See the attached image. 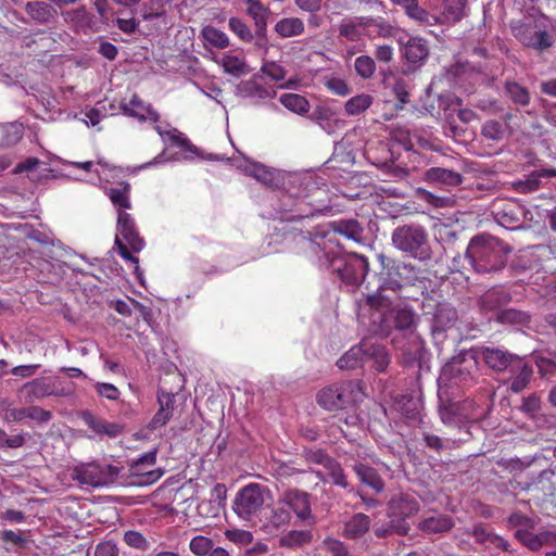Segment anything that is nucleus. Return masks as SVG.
Listing matches in <instances>:
<instances>
[{
  "label": "nucleus",
  "mask_w": 556,
  "mask_h": 556,
  "mask_svg": "<svg viewBox=\"0 0 556 556\" xmlns=\"http://www.w3.org/2000/svg\"><path fill=\"white\" fill-rule=\"evenodd\" d=\"M213 547V541L204 535L194 536L189 544L190 551L198 556H206Z\"/></svg>",
  "instance_id": "obj_55"
},
{
  "label": "nucleus",
  "mask_w": 556,
  "mask_h": 556,
  "mask_svg": "<svg viewBox=\"0 0 556 556\" xmlns=\"http://www.w3.org/2000/svg\"><path fill=\"white\" fill-rule=\"evenodd\" d=\"M556 177L555 168H540L531 172L525 176L523 180L518 182V190L520 192H533L538 190L543 179H549Z\"/></svg>",
  "instance_id": "obj_33"
},
{
  "label": "nucleus",
  "mask_w": 556,
  "mask_h": 556,
  "mask_svg": "<svg viewBox=\"0 0 556 556\" xmlns=\"http://www.w3.org/2000/svg\"><path fill=\"white\" fill-rule=\"evenodd\" d=\"M518 369L509 387L510 391L514 393L522 392L528 387L533 376V368L529 364H522Z\"/></svg>",
  "instance_id": "obj_46"
},
{
  "label": "nucleus",
  "mask_w": 556,
  "mask_h": 556,
  "mask_svg": "<svg viewBox=\"0 0 556 556\" xmlns=\"http://www.w3.org/2000/svg\"><path fill=\"white\" fill-rule=\"evenodd\" d=\"M326 470L334 485H338L343 489H346L349 486L348 477L342 466L336 459H333L331 464L327 466Z\"/></svg>",
  "instance_id": "obj_51"
},
{
  "label": "nucleus",
  "mask_w": 556,
  "mask_h": 556,
  "mask_svg": "<svg viewBox=\"0 0 556 556\" xmlns=\"http://www.w3.org/2000/svg\"><path fill=\"white\" fill-rule=\"evenodd\" d=\"M121 109L125 115L135 117L141 122L150 119L157 122L160 114L150 104H146L138 94L134 93L128 103L122 102Z\"/></svg>",
  "instance_id": "obj_22"
},
{
  "label": "nucleus",
  "mask_w": 556,
  "mask_h": 556,
  "mask_svg": "<svg viewBox=\"0 0 556 556\" xmlns=\"http://www.w3.org/2000/svg\"><path fill=\"white\" fill-rule=\"evenodd\" d=\"M106 194L118 212L131 207L130 185L128 182H121L119 187L110 188Z\"/></svg>",
  "instance_id": "obj_39"
},
{
  "label": "nucleus",
  "mask_w": 556,
  "mask_h": 556,
  "mask_svg": "<svg viewBox=\"0 0 556 556\" xmlns=\"http://www.w3.org/2000/svg\"><path fill=\"white\" fill-rule=\"evenodd\" d=\"M280 103L291 112L305 114L309 111V102L298 93H285L279 99Z\"/></svg>",
  "instance_id": "obj_44"
},
{
  "label": "nucleus",
  "mask_w": 556,
  "mask_h": 556,
  "mask_svg": "<svg viewBox=\"0 0 556 556\" xmlns=\"http://www.w3.org/2000/svg\"><path fill=\"white\" fill-rule=\"evenodd\" d=\"M156 453L157 450L150 451L146 453L144 455L140 456L138 459L134 460L130 465L129 472L132 478H135L134 481H131V484L136 485H150L154 482H156L162 476L163 470L162 469H153L148 471H140L141 466H153L156 463Z\"/></svg>",
  "instance_id": "obj_15"
},
{
  "label": "nucleus",
  "mask_w": 556,
  "mask_h": 556,
  "mask_svg": "<svg viewBox=\"0 0 556 556\" xmlns=\"http://www.w3.org/2000/svg\"><path fill=\"white\" fill-rule=\"evenodd\" d=\"M332 241L321 244L311 241L309 250L317 255L321 266L336 273L339 278L351 286L361 285L369 270L368 260L358 253L342 254L331 247Z\"/></svg>",
  "instance_id": "obj_1"
},
{
  "label": "nucleus",
  "mask_w": 556,
  "mask_h": 556,
  "mask_svg": "<svg viewBox=\"0 0 556 556\" xmlns=\"http://www.w3.org/2000/svg\"><path fill=\"white\" fill-rule=\"evenodd\" d=\"M495 320L502 325L528 326L531 323V315L526 311L506 308L496 312Z\"/></svg>",
  "instance_id": "obj_35"
},
{
  "label": "nucleus",
  "mask_w": 556,
  "mask_h": 556,
  "mask_svg": "<svg viewBox=\"0 0 556 556\" xmlns=\"http://www.w3.org/2000/svg\"><path fill=\"white\" fill-rule=\"evenodd\" d=\"M419 502L408 493H396L387 503V520L376 521L372 531L378 539L392 535H407L410 531L408 519L419 511Z\"/></svg>",
  "instance_id": "obj_3"
},
{
  "label": "nucleus",
  "mask_w": 556,
  "mask_h": 556,
  "mask_svg": "<svg viewBox=\"0 0 556 556\" xmlns=\"http://www.w3.org/2000/svg\"><path fill=\"white\" fill-rule=\"evenodd\" d=\"M59 379L51 377L36 378L29 382H26L21 392L25 394V400L28 403L34 400L43 399L50 395L66 396L71 394V391L60 388Z\"/></svg>",
  "instance_id": "obj_12"
},
{
  "label": "nucleus",
  "mask_w": 556,
  "mask_h": 556,
  "mask_svg": "<svg viewBox=\"0 0 556 556\" xmlns=\"http://www.w3.org/2000/svg\"><path fill=\"white\" fill-rule=\"evenodd\" d=\"M359 392L354 381H344L324 388L317 394V403L327 410L344 409L353 404Z\"/></svg>",
  "instance_id": "obj_8"
},
{
  "label": "nucleus",
  "mask_w": 556,
  "mask_h": 556,
  "mask_svg": "<svg viewBox=\"0 0 556 556\" xmlns=\"http://www.w3.org/2000/svg\"><path fill=\"white\" fill-rule=\"evenodd\" d=\"M26 443L25 434L9 435L4 430L0 429V448H17Z\"/></svg>",
  "instance_id": "obj_62"
},
{
  "label": "nucleus",
  "mask_w": 556,
  "mask_h": 556,
  "mask_svg": "<svg viewBox=\"0 0 556 556\" xmlns=\"http://www.w3.org/2000/svg\"><path fill=\"white\" fill-rule=\"evenodd\" d=\"M248 14L254 20L257 45H265L269 10L257 0H248Z\"/></svg>",
  "instance_id": "obj_26"
},
{
  "label": "nucleus",
  "mask_w": 556,
  "mask_h": 556,
  "mask_svg": "<svg viewBox=\"0 0 556 556\" xmlns=\"http://www.w3.org/2000/svg\"><path fill=\"white\" fill-rule=\"evenodd\" d=\"M304 29V22L299 17H285L275 25V31L282 38L300 36Z\"/></svg>",
  "instance_id": "obj_38"
},
{
  "label": "nucleus",
  "mask_w": 556,
  "mask_h": 556,
  "mask_svg": "<svg viewBox=\"0 0 556 556\" xmlns=\"http://www.w3.org/2000/svg\"><path fill=\"white\" fill-rule=\"evenodd\" d=\"M522 43L538 51H545L554 43L553 36L546 30H535L525 34L521 38Z\"/></svg>",
  "instance_id": "obj_37"
},
{
  "label": "nucleus",
  "mask_w": 556,
  "mask_h": 556,
  "mask_svg": "<svg viewBox=\"0 0 556 556\" xmlns=\"http://www.w3.org/2000/svg\"><path fill=\"white\" fill-rule=\"evenodd\" d=\"M230 30L236 34L242 41L250 42L253 34L249 26L238 17H231L228 22Z\"/></svg>",
  "instance_id": "obj_59"
},
{
  "label": "nucleus",
  "mask_w": 556,
  "mask_h": 556,
  "mask_svg": "<svg viewBox=\"0 0 556 556\" xmlns=\"http://www.w3.org/2000/svg\"><path fill=\"white\" fill-rule=\"evenodd\" d=\"M419 315L408 305H395L374 323V332L380 338H388L395 329L406 334H414L419 325Z\"/></svg>",
  "instance_id": "obj_7"
},
{
  "label": "nucleus",
  "mask_w": 556,
  "mask_h": 556,
  "mask_svg": "<svg viewBox=\"0 0 556 556\" xmlns=\"http://www.w3.org/2000/svg\"><path fill=\"white\" fill-rule=\"evenodd\" d=\"M356 74L363 79L371 78L376 72V62L369 55H361L354 62Z\"/></svg>",
  "instance_id": "obj_48"
},
{
  "label": "nucleus",
  "mask_w": 556,
  "mask_h": 556,
  "mask_svg": "<svg viewBox=\"0 0 556 556\" xmlns=\"http://www.w3.org/2000/svg\"><path fill=\"white\" fill-rule=\"evenodd\" d=\"M309 119L329 135L334 134L343 126V121L338 118L334 111L326 105H317L311 113Z\"/></svg>",
  "instance_id": "obj_24"
},
{
  "label": "nucleus",
  "mask_w": 556,
  "mask_h": 556,
  "mask_svg": "<svg viewBox=\"0 0 556 556\" xmlns=\"http://www.w3.org/2000/svg\"><path fill=\"white\" fill-rule=\"evenodd\" d=\"M313 539V534L308 530H292L280 538V546L288 548L301 547L308 544Z\"/></svg>",
  "instance_id": "obj_43"
},
{
  "label": "nucleus",
  "mask_w": 556,
  "mask_h": 556,
  "mask_svg": "<svg viewBox=\"0 0 556 556\" xmlns=\"http://www.w3.org/2000/svg\"><path fill=\"white\" fill-rule=\"evenodd\" d=\"M372 101L374 98L367 93H361L352 97L344 105L345 113L350 116L359 115L372 104Z\"/></svg>",
  "instance_id": "obj_45"
},
{
  "label": "nucleus",
  "mask_w": 556,
  "mask_h": 556,
  "mask_svg": "<svg viewBox=\"0 0 556 556\" xmlns=\"http://www.w3.org/2000/svg\"><path fill=\"white\" fill-rule=\"evenodd\" d=\"M371 519L364 513L354 514L343 525L342 535L349 540L363 538L370 529Z\"/></svg>",
  "instance_id": "obj_29"
},
{
  "label": "nucleus",
  "mask_w": 556,
  "mask_h": 556,
  "mask_svg": "<svg viewBox=\"0 0 556 556\" xmlns=\"http://www.w3.org/2000/svg\"><path fill=\"white\" fill-rule=\"evenodd\" d=\"M116 236L127 243L134 253H139L146 245L143 238L139 235L135 219L125 211H119L117 215Z\"/></svg>",
  "instance_id": "obj_16"
},
{
  "label": "nucleus",
  "mask_w": 556,
  "mask_h": 556,
  "mask_svg": "<svg viewBox=\"0 0 556 556\" xmlns=\"http://www.w3.org/2000/svg\"><path fill=\"white\" fill-rule=\"evenodd\" d=\"M425 179L429 182L446 187H456L463 182L462 174L443 167H431L427 169Z\"/></svg>",
  "instance_id": "obj_32"
},
{
  "label": "nucleus",
  "mask_w": 556,
  "mask_h": 556,
  "mask_svg": "<svg viewBox=\"0 0 556 556\" xmlns=\"http://www.w3.org/2000/svg\"><path fill=\"white\" fill-rule=\"evenodd\" d=\"M380 265L379 271L375 273L378 285L376 290H370L368 282L366 285V302L374 308H381L388 305L389 300L384 296L386 290L399 291L400 290V261L380 253L377 255Z\"/></svg>",
  "instance_id": "obj_6"
},
{
  "label": "nucleus",
  "mask_w": 556,
  "mask_h": 556,
  "mask_svg": "<svg viewBox=\"0 0 556 556\" xmlns=\"http://www.w3.org/2000/svg\"><path fill=\"white\" fill-rule=\"evenodd\" d=\"M115 245L117 248V251H118V254L126 261H129L131 262L132 264H135V274L137 276V278L141 281L142 279V271L138 265L139 263V260L138 257L134 256L131 253H130V248L127 243L123 242L122 239H119L118 236L115 237Z\"/></svg>",
  "instance_id": "obj_56"
},
{
  "label": "nucleus",
  "mask_w": 556,
  "mask_h": 556,
  "mask_svg": "<svg viewBox=\"0 0 556 556\" xmlns=\"http://www.w3.org/2000/svg\"><path fill=\"white\" fill-rule=\"evenodd\" d=\"M368 359H372L377 371H384L391 362V356L387 349L381 344H374L368 341Z\"/></svg>",
  "instance_id": "obj_42"
},
{
  "label": "nucleus",
  "mask_w": 556,
  "mask_h": 556,
  "mask_svg": "<svg viewBox=\"0 0 556 556\" xmlns=\"http://www.w3.org/2000/svg\"><path fill=\"white\" fill-rule=\"evenodd\" d=\"M511 248L491 235L475 236L466 250L465 258L478 274H493L502 270Z\"/></svg>",
  "instance_id": "obj_2"
},
{
  "label": "nucleus",
  "mask_w": 556,
  "mask_h": 556,
  "mask_svg": "<svg viewBox=\"0 0 556 556\" xmlns=\"http://www.w3.org/2000/svg\"><path fill=\"white\" fill-rule=\"evenodd\" d=\"M429 55L427 41L422 38H412L405 46V58L409 63H420Z\"/></svg>",
  "instance_id": "obj_36"
},
{
  "label": "nucleus",
  "mask_w": 556,
  "mask_h": 556,
  "mask_svg": "<svg viewBox=\"0 0 556 556\" xmlns=\"http://www.w3.org/2000/svg\"><path fill=\"white\" fill-rule=\"evenodd\" d=\"M101 466L94 464L80 465L73 470V480L80 484L90 486H102L108 484L109 478L103 473Z\"/></svg>",
  "instance_id": "obj_20"
},
{
  "label": "nucleus",
  "mask_w": 556,
  "mask_h": 556,
  "mask_svg": "<svg viewBox=\"0 0 556 556\" xmlns=\"http://www.w3.org/2000/svg\"><path fill=\"white\" fill-rule=\"evenodd\" d=\"M237 91L241 97L256 100H264L276 96V91L271 87L262 84L261 74H255L248 80H242L237 86Z\"/></svg>",
  "instance_id": "obj_19"
},
{
  "label": "nucleus",
  "mask_w": 556,
  "mask_h": 556,
  "mask_svg": "<svg viewBox=\"0 0 556 556\" xmlns=\"http://www.w3.org/2000/svg\"><path fill=\"white\" fill-rule=\"evenodd\" d=\"M465 534L476 539V543L490 552L493 556H498L501 552L514 554V549L508 540L489 530L482 523L475 525L471 529H466Z\"/></svg>",
  "instance_id": "obj_11"
},
{
  "label": "nucleus",
  "mask_w": 556,
  "mask_h": 556,
  "mask_svg": "<svg viewBox=\"0 0 556 556\" xmlns=\"http://www.w3.org/2000/svg\"><path fill=\"white\" fill-rule=\"evenodd\" d=\"M309 497V494L306 492L300 490H289L283 494L279 501V504H283L288 507L289 510H293L298 518L302 521H314Z\"/></svg>",
  "instance_id": "obj_18"
},
{
  "label": "nucleus",
  "mask_w": 556,
  "mask_h": 556,
  "mask_svg": "<svg viewBox=\"0 0 556 556\" xmlns=\"http://www.w3.org/2000/svg\"><path fill=\"white\" fill-rule=\"evenodd\" d=\"M201 37L203 38L205 46H211L217 49H225L229 46V39L227 35L218 28L207 25L201 30Z\"/></svg>",
  "instance_id": "obj_41"
},
{
  "label": "nucleus",
  "mask_w": 556,
  "mask_h": 556,
  "mask_svg": "<svg viewBox=\"0 0 556 556\" xmlns=\"http://www.w3.org/2000/svg\"><path fill=\"white\" fill-rule=\"evenodd\" d=\"M359 26L374 28V35L382 38L393 37L395 35V28L388 23L386 20L379 17H361Z\"/></svg>",
  "instance_id": "obj_40"
},
{
  "label": "nucleus",
  "mask_w": 556,
  "mask_h": 556,
  "mask_svg": "<svg viewBox=\"0 0 556 556\" xmlns=\"http://www.w3.org/2000/svg\"><path fill=\"white\" fill-rule=\"evenodd\" d=\"M84 422L97 434L106 435L109 438H116L122 432L124 427L117 422H109L108 420L97 417L89 412L83 414Z\"/></svg>",
  "instance_id": "obj_28"
},
{
  "label": "nucleus",
  "mask_w": 556,
  "mask_h": 556,
  "mask_svg": "<svg viewBox=\"0 0 556 556\" xmlns=\"http://www.w3.org/2000/svg\"><path fill=\"white\" fill-rule=\"evenodd\" d=\"M64 20L67 23H73L76 26L85 27L91 23V17L85 7L67 10L63 13Z\"/></svg>",
  "instance_id": "obj_47"
},
{
  "label": "nucleus",
  "mask_w": 556,
  "mask_h": 556,
  "mask_svg": "<svg viewBox=\"0 0 556 556\" xmlns=\"http://www.w3.org/2000/svg\"><path fill=\"white\" fill-rule=\"evenodd\" d=\"M222 65L226 73L235 76L248 73L247 64L235 55H225L222 60Z\"/></svg>",
  "instance_id": "obj_50"
},
{
  "label": "nucleus",
  "mask_w": 556,
  "mask_h": 556,
  "mask_svg": "<svg viewBox=\"0 0 556 556\" xmlns=\"http://www.w3.org/2000/svg\"><path fill=\"white\" fill-rule=\"evenodd\" d=\"M330 227L336 233L357 243H363L365 241V229L356 219L350 218L334 220L330 224Z\"/></svg>",
  "instance_id": "obj_30"
},
{
  "label": "nucleus",
  "mask_w": 556,
  "mask_h": 556,
  "mask_svg": "<svg viewBox=\"0 0 556 556\" xmlns=\"http://www.w3.org/2000/svg\"><path fill=\"white\" fill-rule=\"evenodd\" d=\"M454 527L453 518L448 515L437 514L424 518L419 521L417 528L427 534H441L450 531Z\"/></svg>",
  "instance_id": "obj_31"
},
{
  "label": "nucleus",
  "mask_w": 556,
  "mask_h": 556,
  "mask_svg": "<svg viewBox=\"0 0 556 556\" xmlns=\"http://www.w3.org/2000/svg\"><path fill=\"white\" fill-rule=\"evenodd\" d=\"M394 5L401 7L405 14L425 26H432L438 23V17L430 14L427 10L419 5L418 0H390Z\"/></svg>",
  "instance_id": "obj_23"
},
{
  "label": "nucleus",
  "mask_w": 556,
  "mask_h": 556,
  "mask_svg": "<svg viewBox=\"0 0 556 556\" xmlns=\"http://www.w3.org/2000/svg\"><path fill=\"white\" fill-rule=\"evenodd\" d=\"M291 520V513L286 505H278L273 509L271 515L269 517V525L279 529L281 527L287 526Z\"/></svg>",
  "instance_id": "obj_53"
},
{
  "label": "nucleus",
  "mask_w": 556,
  "mask_h": 556,
  "mask_svg": "<svg viewBox=\"0 0 556 556\" xmlns=\"http://www.w3.org/2000/svg\"><path fill=\"white\" fill-rule=\"evenodd\" d=\"M458 319L456 308L447 303L441 302L434 306L431 318V333L435 341H443L445 332L453 328Z\"/></svg>",
  "instance_id": "obj_14"
},
{
  "label": "nucleus",
  "mask_w": 556,
  "mask_h": 556,
  "mask_svg": "<svg viewBox=\"0 0 556 556\" xmlns=\"http://www.w3.org/2000/svg\"><path fill=\"white\" fill-rule=\"evenodd\" d=\"M225 538L237 545H249L253 541V534L250 531L241 529H229L225 531Z\"/></svg>",
  "instance_id": "obj_61"
},
{
  "label": "nucleus",
  "mask_w": 556,
  "mask_h": 556,
  "mask_svg": "<svg viewBox=\"0 0 556 556\" xmlns=\"http://www.w3.org/2000/svg\"><path fill=\"white\" fill-rule=\"evenodd\" d=\"M515 538L526 547L531 551H539L542 548V545L539 541L538 533L529 532L528 530L519 529L515 532Z\"/></svg>",
  "instance_id": "obj_60"
},
{
  "label": "nucleus",
  "mask_w": 556,
  "mask_h": 556,
  "mask_svg": "<svg viewBox=\"0 0 556 556\" xmlns=\"http://www.w3.org/2000/svg\"><path fill=\"white\" fill-rule=\"evenodd\" d=\"M250 175L265 186H271L274 174L262 164H254L250 169Z\"/></svg>",
  "instance_id": "obj_64"
},
{
  "label": "nucleus",
  "mask_w": 556,
  "mask_h": 556,
  "mask_svg": "<svg viewBox=\"0 0 556 556\" xmlns=\"http://www.w3.org/2000/svg\"><path fill=\"white\" fill-rule=\"evenodd\" d=\"M481 135L489 140L501 141L505 136V129L498 121L489 119L482 125Z\"/></svg>",
  "instance_id": "obj_49"
},
{
  "label": "nucleus",
  "mask_w": 556,
  "mask_h": 556,
  "mask_svg": "<svg viewBox=\"0 0 556 556\" xmlns=\"http://www.w3.org/2000/svg\"><path fill=\"white\" fill-rule=\"evenodd\" d=\"M24 10L31 21L39 25H52L59 20L56 5L46 0L28 1Z\"/></svg>",
  "instance_id": "obj_17"
},
{
  "label": "nucleus",
  "mask_w": 556,
  "mask_h": 556,
  "mask_svg": "<svg viewBox=\"0 0 556 556\" xmlns=\"http://www.w3.org/2000/svg\"><path fill=\"white\" fill-rule=\"evenodd\" d=\"M261 72L275 81H281L286 77V70L276 62H265Z\"/></svg>",
  "instance_id": "obj_63"
},
{
  "label": "nucleus",
  "mask_w": 556,
  "mask_h": 556,
  "mask_svg": "<svg viewBox=\"0 0 556 556\" xmlns=\"http://www.w3.org/2000/svg\"><path fill=\"white\" fill-rule=\"evenodd\" d=\"M391 240L396 250L415 260L428 262L432 257L428 231L419 224L397 226L392 232Z\"/></svg>",
  "instance_id": "obj_5"
},
{
  "label": "nucleus",
  "mask_w": 556,
  "mask_h": 556,
  "mask_svg": "<svg viewBox=\"0 0 556 556\" xmlns=\"http://www.w3.org/2000/svg\"><path fill=\"white\" fill-rule=\"evenodd\" d=\"M323 547L330 556H352L349 546L338 539H325L323 541Z\"/></svg>",
  "instance_id": "obj_52"
},
{
  "label": "nucleus",
  "mask_w": 556,
  "mask_h": 556,
  "mask_svg": "<svg viewBox=\"0 0 556 556\" xmlns=\"http://www.w3.org/2000/svg\"><path fill=\"white\" fill-rule=\"evenodd\" d=\"M368 340H363L359 344L352 346L338 361L337 366L341 370H355L362 368L368 361Z\"/></svg>",
  "instance_id": "obj_21"
},
{
  "label": "nucleus",
  "mask_w": 556,
  "mask_h": 556,
  "mask_svg": "<svg viewBox=\"0 0 556 556\" xmlns=\"http://www.w3.org/2000/svg\"><path fill=\"white\" fill-rule=\"evenodd\" d=\"M505 97L517 108H526L531 102V94L527 87L507 80L503 87Z\"/></svg>",
  "instance_id": "obj_34"
},
{
  "label": "nucleus",
  "mask_w": 556,
  "mask_h": 556,
  "mask_svg": "<svg viewBox=\"0 0 556 556\" xmlns=\"http://www.w3.org/2000/svg\"><path fill=\"white\" fill-rule=\"evenodd\" d=\"M511 300V295L502 287H494L486 290L478 300V304L483 312H493Z\"/></svg>",
  "instance_id": "obj_27"
},
{
  "label": "nucleus",
  "mask_w": 556,
  "mask_h": 556,
  "mask_svg": "<svg viewBox=\"0 0 556 556\" xmlns=\"http://www.w3.org/2000/svg\"><path fill=\"white\" fill-rule=\"evenodd\" d=\"M479 355L473 349L462 350L443 366L440 381L450 387L470 390L480 380Z\"/></svg>",
  "instance_id": "obj_4"
},
{
  "label": "nucleus",
  "mask_w": 556,
  "mask_h": 556,
  "mask_svg": "<svg viewBox=\"0 0 556 556\" xmlns=\"http://www.w3.org/2000/svg\"><path fill=\"white\" fill-rule=\"evenodd\" d=\"M303 456L311 464L321 465L325 469L334 459L323 450L304 448Z\"/></svg>",
  "instance_id": "obj_57"
},
{
  "label": "nucleus",
  "mask_w": 556,
  "mask_h": 556,
  "mask_svg": "<svg viewBox=\"0 0 556 556\" xmlns=\"http://www.w3.org/2000/svg\"><path fill=\"white\" fill-rule=\"evenodd\" d=\"M400 290L404 285H414L418 279V269L410 263L400 261Z\"/></svg>",
  "instance_id": "obj_58"
},
{
  "label": "nucleus",
  "mask_w": 556,
  "mask_h": 556,
  "mask_svg": "<svg viewBox=\"0 0 556 556\" xmlns=\"http://www.w3.org/2000/svg\"><path fill=\"white\" fill-rule=\"evenodd\" d=\"M526 210L517 201L498 200L492 205L495 220L507 229L518 228L522 222Z\"/></svg>",
  "instance_id": "obj_13"
},
{
  "label": "nucleus",
  "mask_w": 556,
  "mask_h": 556,
  "mask_svg": "<svg viewBox=\"0 0 556 556\" xmlns=\"http://www.w3.org/2000/svg\"><path fill=\"white\" fill-rule=\"evenodd\" d=\"M520 410L530 418H535L541 410V399L536 393L522 399Z\"/></svg>",
  "instance_id": "obj_54"
},
{
  "label": "nucleus",
  "mask_w": 556,
  "mask_h": 556,
  "mask_svg": "<svg viewBox=\"0 0 556 556\" xmlns=\"http://www.w3.org/2000/svg\"><path fill=\"white\" fill-rule=\"evenodd\" d=\"M485 366L494 372H504L515 365L521 364V358L508 350L500 346H477L472 348Z\"/></svg>",
  "instance_id": "obj_10"
},
{
  "label": "nucleus",
  "mask_w": 556,
  "mask_h": 556,
  "mask_svg": "<svg viewBox=\"0 0 556 556\" xmlns=\"http://www.w3.org/2000/svg\"><path fill=\"white\" fill-rule=\"evenodd\" d=\"M351 467L361 483L369 486L377 494L384 491L386 483L378 473L377 469L362 462H355Z\"/></svg>",
  "instance_id": "obj_25"
},
{
  "label": "nucleus",
  "mask_w": 556,
  "mask_h": 556,
  "mask_svg": "<svg viewBox=\"0 0 556 556\" xmlns=\"http://www.w3.org/2000/svg\"><path fill=\"white\" fill-rule=\"evenodd\" d=\"M265 492L266 488L256 483L243 486L236 495L235 513L243 520H252L264 505Z\"/></svg>",
  "instance_id": "obj_9"
}]
</instances>
